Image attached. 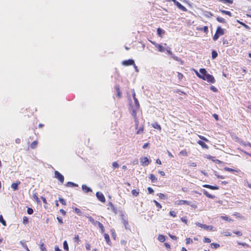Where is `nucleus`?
Returning a JSON list of instances; mask_svg holds the SVG:
<instances>
[{"instance_id": "nucleus-25", "label": "nucleus", "mask_w": 251, "mask_h": 251, "mask_svg": "<svg viewBox=\"0 0 251 251\" xmlns=\"http://www.w3.org/2000/svg\"><path fill=\"white\" fill-rule=\"evenodd\" d=\"M150 178L151 179L152 182H155L157 181V178L153 174L150 175Z\"/></svg>"}, {"instance_id": "nucleus-52", "label": "nucleus", "mask_w": 251, "mask_h": 251, "mask_svg": "<svg viewBox=\"0 0 251 251\" xmlns=\"http://www.w3.org/2000/svg\"><path fill=\"white\" fill-rule=\"evenodd\" d=\"M193 243V240L190 238H187L186 239V244L188 245Z\"/></svg>"}, {"instance_id": "nucleus-28", "label": "nucleus", "mask_w": 251, "mask_h": 251, "mask_svg": "<svg viewBox=\"0 0 251 251\" xmlns=\"http://www.w3.org/2000/svg\"><path fill=\"white\" fill-rule=\"evenodd\" d=\"M63 248L66 251H69V246L67 241L63 242Z\"/></svg>"}, {"instance_id": "nucleus-31", "label": "nucleus", "mask_w": 251, "mask_h": 251, "mask_svg": "<svg viewBox=\"0 0 251 251\" xmlns=\"http://www.w3.org/2000/svg\"><path fill=\"white\" fill-rule=\"evenodd\" d=\"M211 55H212V58L214 59L217 57L218 53L217 52V51L216 50H213L212 51Z\"/></svg>"}, {"instance_id": "nucleus-45", "label": "nucleus", "mask_w": 251, "mask_h": 251, "mask_svg": "<svg viewBox=\"0 0 251 251\" xmlns=\"http://www.w3.org/2000/svg\"><path fill=\"white\" fill-rule=\"evenodd\" d=\"M74 241L77 244L79 243V239L78 235H75V237L74 238Z\"/></svg>"}, {"instance_id": "nucleus-57", "label": "nucleus", "mask_w": 251, "mask_h": 251, "mask_svg": "<svg viewBox=\"0 0 251 251\" xmlns=\"http://www.w3.org/2000/svg\"><path fill=\"white\" fill-rule=\"evenodd\" d=\"M199 137L203 141H204L206 142H209V140L204 136H199Z\"/></svg>"}, {"instance_id": "nucleus-9", "label": "nucleus", "mask_w": 251, "mask_h": 251, "mask_svg": "<svg viewBox=\"0 0 251 251\" xmlns=\"http://www.w3.org/2000/svg\"><path fill=\"white\" fill-rule=\"evenodd\" d=\"M200 76L199 78L203 79V78H204L206 75L208 74L206 70L204 68H201L200 69Z\"/></svg>"}, {"instance_id": "nucleus-59", "label": "nucleus", "mask_w": 251, "mask_h": 251, "mask_svg": "<svg viewBox=\"0 0 251 251\" xmlns=\"http://www.w3.org/2000/svg\"><path fill=\"white\" fill-rule=\"evenodd\" d=\"M170 215L174 217L176 216V213L174 211H171L169 213Z\"/></svg>"}, {"instance_id": "nucleus-49", "label": "nucleus", "mask_w": 251, "mask_h": 251, "mask_svg": "<svg viewBox=\"0 0 251 251\" xmlns=\"http://www.w3.org/2000/svg\"><path fill=\"white\" fill-rule=\"evenodd\" d=\"M112 166L114 169L118 168L119 167V165L117 162H113L112 163Z\"/></svg>"}, {"instance_id": "nucleus-39", "label": "nucleus", "mask_w": 251, "mask_h": 251, "mask_svg": "<svg viewBox=\"0 0 251 251\" xmlns=\"http://www.w3.org/2000/svg\"><path fill=\"white\" fill-rule=\"evenodd\" d=\"M220 247V245L217 243H213L211 244V247L213 249H217Z\"/></svg>"}, {"instance_id": "nucleus-19", "label": "nucleus", "mask_w": 251, "mask_h": 251, "mask_svg": "<svg viewBox=\"0 0 251 251\" xmlns=\"http://www.w3.org/2000/svg\"><path fill=\"white\" fill-rule=\"evenodd\" d=\"M203 15L204 16L208 18H210L213 16V14L211 12L206 11L203 12Z\"/></svg>"}, {"instance_id": "nucleus-21", "label": "nucleus", "mask_w": 251, "mask_h": 251, "mask_svg": "<svg viewBox=\"0 0 251 251\" xmlns=\"http://www.w3.org/2000/svg\"><path fill=\"white\" fill-rule=\"evenodd\" d=\"M66 186L67 187H78V185L73 182L69 181L67 183Z\"/></svg>"}, {"instance_id": "nucleus-18", "label": "nucleus", "mask_w": 251, "mask_h": 251, "mask_svg": "<svg viewBox=\"0 0 251 251\" xmlns=\"http://www.w3.org/2000/svg\"><path fill=\"white\" fill-rule=\"evenodd\" d=\"M203 193L208 198L214 199L215 198L214 196H213L210 194L206 190L203 189L202 190Z\"/></svg>"}, {"instance_id": "nucleus-64", "label": "nucleus", "mask_w": 251, "mask_h": 251, "mask_svg": "<svg viewBox=\"0 0 251 251\" xmlns=\"http://www.w3.org/2000/svg\"><path fill=\"white\" fill-rule=\"evenodd\" d=\"M204 242L205 243H210L211 242V240L209 238L205 237L204 239Z\"/></svg>"}, {"instance_id": "nucleus-27", "label": "nucleus", "mask_w": 251, "mask_h": 251, "mask_svg": "<svg viewBox=\"0 0 251 251\" xmlns=\"http://www.w3.org/2000/svg\"><path fill=\"white\" fill-rule=\"evenodd\" d=\"M115 89H116V91H117V96L119 98H121L122 96V94L120 90L119 86L117 85L115 86Z\"/></svg>"}, {"instance_id": "nucleus-62", "label": "nucleus", "mask_w": 251, "mask_h": 251, "mask_svg": "<svg viewBox=\"0 0 251 251\" xmlns=\"http://www.w3.org/2000/svg\"><path fill=\"white\" fill-rule=\"evenodd\" d=\"M181 221L182 222H183V223H184L186 224V223H187V218H186V217H182V218H181Z\"/></svg>"}, {"instance_id": "nucleus-40", "label": "nucleus", "mask_w": 251, "mask_h": 251, "mask_svg": "<svg viewBox=\"0 0 251 251\" xmlns=\"http://www.w3.org/2000/svg\"><path fill=\"white\" fill-rule=\"evenodd\" d=\"M28 222H29L28 219L27 218V217L26 216H24L23 217V224L26 225L28 223Z\"/></svg>"}, {"instance_id": "nucleus-42", "label": "nucleus", "mask_w": 251, "mask_h": 251, "mask_svg": "<svg viewBox=\"0 0 251 251\" xmlns=\"http://www.w3.org/2000/svg\"><path fill=\"white\" fill-rule=\"evenodd\" d=\"M224 170L225 171H228V172H237V171L234 170V169H231V168H228V167H225L224 168Z\"/></svg>"}, {"instance_id": "nucleus-60", "label": "nucleus", "mask_w": 251, "mask_h": 251, "mask_svg": "<svg viewBox=\"0 0 251 251\" xmlns=\"http://www.w3.org/2000/svg\"><path fill=\"white\" fill-rule=\"evenodd\" d=\"M180 154L183 156H187V152L186 151H182L180 152Z\"/></svg>"}, {"instance_id": "nucleus-34", "label": "nucleus", "mask_w": 251, "mask_h": 251, "mask_svg": "<svg viewBox=\"0 0 251 251\" xmlns=\"http://www.w3.org/2000/svg\"><path fill=\"white\" fill-rule=\"evenodd\" d=\"M217 20L221 23L225 24L226 23L225 20L224 18H221L220 17H217Z\"/></svg>"}, {"instance_id": "nucleus-61", "label": "nucleus", "mask_w": 251, "mask_h": 251, "mask_svg": "<svg viewBox=\"0 0 251 251\" xmlns=\"http://www.w3.org/2000/svg\"><path fill=\"white\" fill-rule=\"evenodd\" d=\"M147 189H148V191L149 194H153V193L154 191L151 187H149L147 188Z\"/></svg>"}, {"instance_id": "nucleus-8", "label": "nucleus", "mask_w": 251, "mask_h": 251, "mask_svg": "<svg viewBox=\"0 0 251 251\" xmlns=\"http://www.w3.org/2000/svg\"><path fill=\"white\" fill-rule=\"evenodd\" d=\"M122 64L124 66H129L134 65V61L132 59L124 60L122 62Z\"/></svg>"}, {"instance_id": "nucleus-43", "label": "nucleus", "mask_w": 251, "mask_h": 251, "mask_svg": "<svg viewBox=\"0 0 251 251\" xmlns=\"http://www.w3.org/2000/svg\"><path fill=\"white\" fill-rule=\"evenodd\" d=\"M104 236L106 242L108 243V242H110V238L109 235L107 233H105L104 234Z\"/></svg>"}, {"instance_id": "nucleus-53", "label": "nucleus", "mask_w": 251, "mask_h": 251, "mask_svg": "<svg viewBox=\"0 0 251 251\" xmlns=\"http://www.w3.org/2000/svg\"><path fill=\"white\" fill-rule=\"evenodd\" d=\"M166 50L167 51V53L168 54L170 55H173L174 54L173 53V52H172V51L171 50V49L169 47H168L166 49Z\"/></svg>"}, {"instance_id": "nucleus-20", "label": "nucleus", "mask_w": 251, "mask_h": 251, "mask_svg": "<svg viewBox=\"0 0 251 251\" xmlns=\"http://www.w3.org/2000/svg\"><path fill=\"white\" fill-rule=\"evenodd\" d=\"M96 225H98V226L101 230V233H103L104 232V227L103 226V225L100 223V222L98 221L96 223Z\"/></svg>"}, {"instance_id": "nucleus-4", "label": "nucleus", "mask_w": 251, "mask_h": 251, "mask_svg": "<svg viewBox=\"0 0 251 251\" xmlns=\"http://www.w3.org/2000/svg\"><path fill=\"white\" fill-rule=\"evenodd\" d=\"M55 177L58 179V180L61 183H63L64 181V176L60 174L57 171H55L54 172Z\"/></svg>"}, {"instance_id": "nucleus-37", "label": "nucleus", "mask_w": 251, "mask_h": 251, "mask_svg": "<svg viewBox=\"0 0 251 251\" xmlns=\"http://www.w3.org/2000/svg\"><path fill=\"white\" fill-rule=\"evenodd\" d=\"M171 56L175 60L177 61L178 62H181V63H182V60L179 57H177L174 54L172 55Z\"/></svg>"}, {"instance_id": "nucleus-10", "label": "nucleus", "mask_w": 251, "mask_h": 251, "mask_svg": "<svg viewBox=\"0 0 251 251\" xmlns=\"http://www.w3.org/2000/svg\"><path fill=\"white\" fill-rule=\"evenodd\" d=\"M177 204L179 205L187 204L191 206H194V205L191 204L190 201L185 200H179L177 201Z\"/></svg>"}, {"instance_id": "nucleus-12", "label": "nucleus", "mask_w": 251, "mask_h": 251, "mask_svg": "<svg viewBox=\"0 0 251 251\" xmlns=\"http://www.w3.org/2000/svg\"><path fill=\"white\" fill-rule=\"evenodd\" d=\"M21 182L19 180L16 181V182L13 183L11 184V188L13 189L14 191H16L18 190V186L20 184Z\"/></svg>"}, {"instance_id": "nucleus-46", "label": "nucleus", "mask_w": 251, "mask_h": 251, "mask_svg": "<svg viewBox=\"0 0 251 251\" xmlns=\"http://www.w3.org/2000/svg\"><path fill=\"white\" fill-rule=\"evenodd\" d=\"M59 201L64 205H66V202L65 201V200L63 199V198H59Z\"/></svg>"}, {"instance_id": "nucleus-7", "label": "nucleus", "mask_w": 251, "mask_h": 251, "mask_svg": "<svg viewBox=\"0 0 251 251\" xmlns=\"http://www.w3.org/2000/svg\"><path fill=\"white\" fill-rule=\"evenodd\" d=\"M196 225L199 226V227H201L202 228H204V229L211 230L212 229L213 227L210 226H207L206 225H204L201 224L200 223H196Z\"/></svg>"}, {"instance_id": "nucleus-50", "label": "nucleus", "mask_w": 251, "mask_h": 251, "mask_svg": "<svg viewBox=\"0 0 251 251\" xmlns=\"http://www.w3.org/2000/svg\"><path fill=\"white\" fill-rule=\"evenodd\" d=\"M131 193L134 196H137L139 194V192L137 191L136 190H132L131 191Z\"/></svg>"}, {"instance_id": "nucleus-44", "label": "nucleus", "mask_w": 251, "mask_h": 251, "mask_svg": "<svg viewBox=\"0 0 251 251\" xmlns=\"http://www.w3.org/2000/svg\"><path fill=\"white\" fill-rule=\"evenodd\" d=\"M123 224H124L125 228L126 229H127L128 228L127 226H128V223L127 221H126L125 219L123 218Z\"/></svg>"}, {"instance_id": "nucleus-16", "label": "nucleus", "mask_w": 251, "mask_h": 251, "mask_svg": "<svg viewBox=\"0 0 251 251\" xmlns=\"http://www.w3.org/2000/svg\"><path fill=\"white\" fill-rule=\"evenodd\" d=\"M198 143L201 146V147L203 148V149H208V146L204 143L202 141H201V140H199L198 142Z\"/></svg>"}, {"instance_id": "nucleus-30", "label": "nucleus", "mask_w": 251, "mask_h": 251, "mask_svg": "<svg viewBox=\"0 0 251 251\" xmlns=\"http://www.w3.org/2000/svg\"><path fill=\"white\" fill-rule=\"evenodd\" d=\"M237 22L239 23L241 25H242V26H243L246 29H250V27L249 26V25H247L246 24H245V23H244L243 22H240V21L239 20H237Z\"/></svg>"}, {"instance_id": "nucleus-41", "label": "nucleus", "mask_w": 251, "mask_h": 251, "mask_svg": "<svg viewBox=\"0 0 251 251\" xmlns=\"http://www.w3.org/2000/svg\"><path fill=\"white\" fill-rule=\"evenodd\" d=\"M153 202L155 203L156 206L158 208V210L162 208L161 205L155 200H153Z\"/></svg>"}, {"instance_id": "nucleus-29", "label": "nucleus", "mask_w": 251, "mask_h": 251, "mask_svg": "<svg viewBox=\"0 0 251 251\" xmlns=\"http://www.w3.org/2000/svg\"><path fill=\"white\" fill-rule=\"evenodd\" d=\"M38 142L37 141H34L30 144V148L32 149H34L36 148Z\"/></svg>"}, {"instance_id": "nucleus-51", "label": "nucleus", "mask_w": 251, "mask_h": 251, "mask_svg": "<svg viewBox=\"0 0 251 251\" xmlns=\"http://www.w3.org/2000/svg\"><path fill=\"white\" fill-rule=\"evenodd\" d=\"M40 249L42 251H45L47 250L46 248L44 246V244L43 243H41L40 245Z\"/></svg>"}, {"instance_id": "nucleus-35", "label": "nucleus", "mask_w": 251, "mask_h": 251, "mask_svg": "<svg viewBox=\"0 0 251 251\" xmlns=\"http://www.w3.org/2000/svg\"><path fill=\"white\" fill-rule=\"evenodd\" d=\"M88 219L89 221L93 224L94 225H96V223H97V221H95L94 219L92 217H88Z\"/></svg>"}, {"instance_id": "nucleus-32", "label": "nucleus", "mask_w": 251, "mask_h": 251, "mask_svg": "<svg viewBox=\"0 0 251 251\" xmlns=\"http://www.w3.org/2000/svg\"><path fill=\"white\" fill-rule=\"evenodd\" d=\"M157 196L159 197L160 199L162 200L167 199V197L164 194L159 193L157 194Z\"/></svg>"}, {"instance_id": "nucleus-33", "label": "nucleus", "mask_w": 251, "mask_h": 251, "mask_svg": "<svg viewBox=\"0 0 251 251\" xmlns=\"http://www.w3.org/2000/svg\"><path fill=\"white\" fill-rule=\"evenodd\" d=\"M32 197L36 201V202L39 203L40 201V200L38 198V196H37V195L36 193H34L33 194V196H32Z\"/></svg>"}, {"instance_id": "nucleus-15", "label": "nucleus", "mask_w": 251, "mask_h": 251, "mask_svg": "<svg viewBox=\"0 0 251 251\" xmlns=\"http://www.w3.org/2000/svg\"><path fill=\"white\" fill-rule=\"evenodd\" d=\"M203 187L210 189L211 190H218L219 189V187L216 186H212L209 184H204L203 185Z\"/></svg>"}, {"instance_id": "nucleus-17", "label": "nucleus", "mask_w": 251, "mask_h": 251, "mask_svg": "<svg viewBox=\"0 0 251 251\" xmlns=\"http://www.w3.org/2000/svg\"><path fill=\"white\" fill-rule=\"evenodd\" d=\"M157 33L159 37H162V35L165 33V31L163 29L159 27L157 29Z\"/></svg>"}, {"instance_id": "nucleus-58", "label": "nucleus", "mask_w": 251, "mask_h": 251, "mask_svg": "<svg viewBox=\"0 0 251 251\" xmlns=\"http://www.w3.org/2000/svg\"><path fill=\"white\" fill-rule=\"evenodd\" d=\"M215 175L217 177V178H221V179H224L225 178V177L223 176H221V175H218L217 173L216 172H215Z\"/></svg>"}, {"instance_id": "nucleus-1", "label": "nucleus", "mask_w": 251, "mask_h": 251, "mask_svg": "<svg viewBox=\"0 0 251 251\" xmlns=\"http://www.w3.org/2000/svg\"><path fill=\"white\" fill-rule=\"evenodd\" d=\"M224 30L221 26H219L217 28L216 31L213 36V39L214 41L217 40L220 35H223L224 34Z\"/></svg>"}, {"instance_id": "nucleus-3", "label": "nucleus", "mask_w": 251, "mask_h": 251, "mask_svg": "<svg viewBox=\"0 0 251 251\" xmlns=\"http://www.w3.org/2000/svg\"><path fill=\"white\" fill-rule=\"evenodd\" d=\"M203 80H206L208 82L211 83H214L215 82V79L214 76L209 74H207L205 77L203 78Z\"/></svg>"}, {"instance_id": "nucleus-23", "label": "nucleus", "mask_w": 251, "mask_h": 251, "mask_svg": "<svg viewBox=\"0 0 251 251\" xmlns=\"http://www.w3.org/2000/svg\"><path fill=\"white\" fill-rule=\"evenodd\" d=\"M158 240L160 242H161L163 243V242H164L165 241V240H166L165 236H164L163 235L160 234V235H159V236H158Z\"/></svg>"}, {"instance_id": "nucleus-22", "label": "nucleus", "mask_w": 251, "mask_h": 251, "mask_svg": "<svg viewBox=\"0 0 251 251\" xmlns=\"http://www.w3.org/2000/svg\"><path fill=\"white\" fill-rule=\"evenodd\" d=\"M151 125L154 128H156L160 130L161 129V126L156 122L153 123Z\"/></svg>"}, {"instance_id": "nucleus-56", "label": "nucleus", "mask_w": 251, "mask_h": 251, "mask_svg": "<svg viewBox=\"0 0 251 251\" xmlns=\"http://www.w3.org/2000/svg\"><path fill=\"white\" fill-rule=\"evenodd\" d=\"M233 233L238 235V236H241L242 235V232L239 231H234Z\"/></svg>"}, {"instance_id": "nucleus-26", "label": "nucleus", "mask_w": 251, "mask_h": 251, "mask_svg": "<svg viewBox=\"0 0 251 251\" xmlns=\"http://www.w3.org/2000/svg\"><path fill=\"white\" fill-rule=\"evenodd\" d=\"M219 11L222 12L223 14H226L227 15H228L229 16H232V14L231 13V12L230 11H226V10H222V9H220Z\"/></svg>"}, {"instance_id": "nucleus-36", "label": "nucleus", "mask_w": 251, "mask_h": 251, "mask_svg": "<svg viewBox=\"0 0 251 251\" xmlns=\"http://www.w3.org/2000/svg\"><path fill=\"white\" fill-rule=\"evenodd\" d=\"M0 223H1L3 226H6V224L5 221L4 220L2 216L0 215Z\"/></svg>"}, {"instance_id": "nucleus-6", "label": "nucleus", "mask_w": 251, "mask_h": 251, "mask_svg": "<svg viewBox=\"0 0 251 251\" xmlns=\"http://www.w3.org/2000/svg\"><path fill=\"white\" fill-rule=\"evenodd\" d=\"M96 197L97 199L101 202H104L105 201V197L101 192H97L96 193Z\"/></svg>"}, {"instance_id": "nucleus-14", "label": "nucleus", "mask_w": 251, "mask_h": 251, "mask_svg": "<svg viewBox=\"0 0 251 251\" xmlns=\"http://www.w3.org/2000/svg\"><path fill=\"white\" fill-rule=\"evenodd\" d=\"M82 189L85 193H89L92 191V190L90 187L85 184L82 185Z\"/></svg>"}, {"instance_id": "nucleus-38", "label": "nucleus", "mask_w": 251, "mask_h": 251, "mask_svg": "<svg viewBox=\"0 0 251 251\" xmlns=\"http://www.w3.org/2000/svg\"><path fill=\"white\" fill-rule=\"evenodd\" d=\"M134 100L135 104L134 107L139 108L140 104H139V101L138 100V99L136 98H134Z\"/></svg>"}, {"instance_id": "nucleus-24", "label": "nucleus", "mask_w": 251, "mask_h": 251, "mask_svg": "<svg viewBox=\"0 0 251 251\" xmlns=\"http://www.w3.org/2000/svg\"><path fill=\"white\" fill-rule=\"evenodd\" d=\"M75 212L79 216H82L83 215L82 212L78 208H73Z\"/></svg>"}, {"instance_id": "nucleus-48", "label": "nucleus", "mask_w": 251, "mask_h": 251, "mask_svg": "<svg viewBox=\"0 0 251 251\" xmlns=\"http://www.w3.org/2000/svg\"><path fill=\"white\" fill-rule=\"evenodd\" d=\"M27 213L29 215L32 214L33 213V210L31 208L28 207L27 209Z\"/></svg>"}, {"instance_id": "nucleus-47", "label": "nucleus", "mask_w": 251, "mask_h": 251, "mask_svg": "<svg viewBox=\"0 0 251 251\" xmlns=\"http://www.w3.org/2000/svg\"><path fill=\"white\" fill-rule=\"evenodd\" d=\"M201 30H203V31L205 33H207L208 32V26H204L203 28H201Z\"/></svg>"}, {"instance_id": "nucleus-2", "label": "nucleus", "mask_w": 251, "mask_h": 251, "mask_svg": "<svg viewBox=\"0 0 251 251\" xmlns=\"http://www.w3.org/2000/svg\"><path fill=\"white\" fill-rule=\"evenodd\" d=\"M139 108L132 107V109H131V114L132 115V116L134 118V121H135V126H136V127L138 126V123H139L138 119H137V117L136 111L137 110H138Z\"/></svg>"}, {"instance_id": "nucleus-54", "label": "nucleus", "mask_w": 251, "mask_h": 251, "mask_svg": "<svg viewBox=\"0 0 251 251\" xmlns=\"http://www.w3.org/2000/svg\"><path fill=\"white\" fill-rule=\"evenodd\" d=\"M210 89L211 90L213 91L214 92H218V89L214 86H211L210 87Z\"/></svg>"}, {"instance_id": "nucleus-63", "label": "nucleus", "mask_w": 251, "mask_h": 251, "mask_svg": "<svg viewBox=\"0 0 251 251\" xmlns=\"http://www.w3.org/2000/svg\"><path fill=\"white\" fill-rule=\"evenodd\" d=\"M238 244L239 245H242L244 247H249V245L245 243H240V242H238Z\"/></svg>"}, {"instance_id": "nucleus-11", "label": "nucleus", "mask_w": 251, "mask_h": 251, "mask_svg": "<svg viewBox=\"0 0 251 251\" xmlns=\"http://www.w3.org/2000/svg\"><path fill=\"white\" fill-rule=\"evenodd\" d=\"M179 9L183 11H186L187 9L185 7L182 5L180 2L178 1H176V2L174 3Z\"/></svg>"}, {"instance_id": "nucleus-13", "label": "nucleus", "mask_w": 251, "mask_h": 251, "mask_svg": "<svg viewBox=\"0 0 251 251\" xmlns=\"http://www.w3.org/2000/svg\"><path fill=\"white\" fill-rule=\"evenodd\" d=\"M152 43L158 49L159 51L164 52L165 51V49L162 45L156 44L155 42H152Z\"/></svg>"}, {"instance_id": "nucleus-5", "label": "nucleus", "mask_w": 251, "mask_h": 251, "mask_svg": "<svg viewBox=\"0 0 251 251\" xmlns=\"http://www.w3.org/2000/svg\"><path fill=\"white\" fill-rule=\"evenodd\" d=\"M141 165L144 166H148L150 163V161L147 157H142L140 158Z\"/></svg>"}, {"instance_id": "nucleus-55", "label": "nucleus", "mask_w": 251, "mask_h": 251, "mask_svg": "<svg viewBox=\"0 0 251 251\" xmlns=\"http://www.w3.org/2000/svg\"><path fill=\"white\" fill-rule=\"evenodd\" d=\"M183 76V75L181 73L177 72V77L178 79L181 80Z\"/></svg>"}]
</instances>
